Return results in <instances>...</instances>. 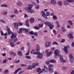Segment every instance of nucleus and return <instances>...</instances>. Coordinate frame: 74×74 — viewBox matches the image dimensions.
<instances>
[{
    "label": "nucleus",
    "instance_id": "5",
    "mask_svg": "<svg viewBox=\"0 0 74 74\" xmlns=\"http://www.w3.org/2000/svg\"><path fill=\"white\" fill-rule=\"evenodd\" d=\"M41 14L42 16H43L44 18H45V19H48V18L47 16V15L45 14V12H44V11H42L41 12Z\"/></svg>",
    "mask_w": 74,
    "mask_h": 74
},
{
    "label": "nucleus",
    "instance_id": "52",
    "mask_svg": "<svg viewBox=\"0 0 74 74\" xmlns=\"http://www.w3.org/2000/svg\"><path fill=\"white\" fill-rule=\"evenodd\" d=\"M53 33H54V34H56V30L55 29H53Z\"/></svg>",
    "mask_w": 74,
    "mask_h": 74
},
{
    "label": "nucleus",
    "instance_id": "55",
    "mask_svg": "<svg viewBox=\"0 0 74 74\" xmlns=\"http://www.w3.org/2000/svg\"><path fill=\"white\" fill-rule=\"evenodd\" d=\"M34 35L35 36H38V34H37V32H35L34 33Z\"/></svg>",
    "mask_w": 74,
    "mask_h": 74
},
{
    "label": "nucleus",
    "instance_id": "39",
    "mask_svg": "<svg viewBox=\"0 0 74 74\" xmlns=\"http://www.w3.org/2000/svg\"><path fill=\"white\" fill-rule=\"evenodd\" d=\"M53 45H58L59 44H58V43H57V42H53V44H52Z\"/></svg>",
    "mask_w": 74,
    "mask_h": 74
},
{
    "label": "nucleus",
    "instance_id": "59",
    "mask_svg": "<svg viewBox=\"0 0 74 74\" xmlns=\"http://www.w3.org/2000/svg\"><path fill=\"white\" fill-rule=\"evenodd\" d=\"M29 23V20H27L25 21V23L26 24H27L28 23Z\"/></svg>",
    "mask_w": 74,
    "mask_h": 74
},
{
    "label": "nucleus",
    "instance_id": "2",
    "mask_svg": "<svg viewBox=\"0 0 74 74\" xmlns=\"http://www.w3.org/2000/svg\"><path fill=\"white\" fill-rule=\"evenodd\" d=\"M43 71L47 73V72H48V69L47 67L45 65L44 66V69L42 70L41 71H40V73H39V74H40V73H42L43 72Z\"/></svg>",
    "mask_w": 74,
    "mask_h": 74
},
{
    "label": "nucleus",
    "instance_id": "37",
    "mask_svg": "<svg viewBox=\"0 0 74 74\" xmlns=\"http://www.w3.org/2000/svg\"><path fill=\"white\" fill-rule=\"evenodd\" d=\"M46 14L47 16H49L50 15V13L49 12H46Z\"/></svg>",
    "mask_w": 74,
    "mask_h": 74
},
{
    "label": "nucleus",
    "instance_id": "46",
    "mask_svg": "<svg viewBox=\"0 0 74 74\" xmlns=\"http://www.w3.org/2000/svg\"><path fill=\"white\" fill-rule=\"evenodd\" d=\"M26 64H21V67H26Z\"/></svg>",
    "mask_w": 74,
    "mask_h": 74
},
{
    "label": "nucleus",
    "instance_id": "36",
    "mask_svg": "<svg viewBox=\"0 0 74 74\" xmlns=\"http://www.w3.org/2000/svg\"><path fill=\"white\" fill-rule=\"evenodd\" d=\"M34 29H36L37 30H38V29H40V27H37V26H35L34 27Z\"/></svg>",
    "mask_w": 74,
    "mask_h": 74
},
{
    "label": "nucleus",
    "instance_id": "25",
    "mask_svg": "<svg viewBox=\"0 0 74 74\" xmlns=\"http://www.w3.org/2000/svg\"><path fill=\"white\" fill-rule=\"evenodd\" d=\"M51 4H55L56 3V1L55 0H51Z\"/></svg>",
    "mask_w": 74,
    "mask_h": 74
},
{
    "label": "nucleus",
    "instance_id": "60",
    "mask_svg": "<svg viewBox=\"0 0 74 74\" xmlns=\"http://www.w3.org/2000/svg\"><path fill=\"white\" fill-rule=\"evenodd\" d=\"M18 24L19 26H22L23 25V23H19Z\"/></svg>",
    "mask_w": 74,
    "mask_h": 74
},
{
    "label": "nucleus",
    "instance_id": "13",
    "mask_svg": "<svg viewBox=\"0 0 74 74\" xmlns=\"http://www.w3.org/2000/svg\"><path fill=\"white\" fill-rule=\"evenodd\" d=\"M13 25L15 29H18V25L17 23H14Z\"/></svg>",
    "mask_w": 74,
    "mask_h": 74
},
{
    "label": "nucleus",
    "instance_id": "11",
    "mask_svg": "<svg viewBox=\"0 0 74 74\" xmlns=\"http://www.w3.org/2000/svg\"><path fill=\"white\" fill-rule=\"evenodd\" d=\"M55 55L56 56H58L59 53V51L58 50H55L54 51Z\"/></svg>",
    "mask_w": 74,
    "mask_h": 74
},
{
    "label": "nucleus",
    "instance_id": "6",
    "mask_svg": "<svg viewBox=\"0 0 74 74\" xmlns=\"http://www.w3.org/2000/svg\"><path fill=\"white\" fill-rule=\"evenodd\" d=\"M17 36V34H16V33L14 32H12V34L11 36V39H13L14 38H15Z\"/></svg>",
    "mask_w": 74,
    "mask_h": 74
},
{
    "label": "nucleus",
    "instance_id": "28",
    "mask_svg": "<svg viewBox=\"0 0 74 74\" xmlns=\"http://www.w3.org/2000/svg\"><path fill=\"white\" fill-rule=\"evenodd\" d=\"M50 22H45L44 23L45 25H48V26H49V24H50Z\"/></svg>",
    "mask_w": 74,
    "mask_h": 74
},
{
    "label": "nucleus",
    "instance_id": "15",
    "mask_svg": "<svg viewBox=\"0 0 74 74\" xmlns=\"http://www.w3.org/2000/svg\"><path fill=\"white\" fill-rule=\"evenodd\" d=\"M42 54L40 53L39 54L37 57V58H39V59H41L42 58Z\"/></svg>",
    "mask_w": 74,
    "mask_h": 74
},
{
    "label": "nucleus",
    "instance_id": "3",
    "mask_svg": "<svg viewBox=\"0 0 74 74\" xmlns=\"http://www.w3.org/2000/svg\"><path fill=\"white\" fill-rule=\"evenodd\" d=\"M70 58V62L71 63H73L74 62V58L73 56V54H70L69 55Z\"/></svg>",
    "mask_w": 74,
    "mask_h": 74
},
{
    "label": "nucleus",
    "instance_id": "57",
    "mask_svg": "<svg viewBox=\"0 0 74 74\" xmlns=\"http://www.w3.org/2000/svg\"><path fill=\"white\" fill-rule=\"evenodd\" d=\"M20 29L21 30V31L25 30V28H20Z\"/></svg>",
    "mask_w": 74,
    "mask_h": 74
},
{
    "label": "nucleus",
    "instance_id": "50",
    "mask_svg": "<svg viewBox=\"0 0 74 74\" xmlns=\"http://www.w3.org/2000/svg\"><path fill=\"white\" fill-rule=\"evenodd\" d=\"M32 4L34 5H36V3L34 1H32Z\"/></svg>",
    "mask_w": 74,
    "mask_h": 74
},
{
    "label": "nucleus",
    "instance_id": "54",
    "mask_svg": "<svg viewBox=\"0 0 74 74\" xmlns=\"http://www.w3.org/2000/svg\"><path fill=\"white\" fill-rule=\"evenodd\" d=\"M26 58L27 59H31V57H30V56H26Z\"/></svg>",
    "mask_w": 74,
    "mask_h": 74
},
{
    "label": "nucleus",
    "instance_id": "41",
    "mask_svg": "<svg viewBox=\"0 0 74 74\" xmlns=\"http://www.w3.org/2000/svg\"><path fill=\"white\" fill-rule=\"evenodd\" d=\"M51 61V60H47L46 63V64H49V62H50Z\"/></svg>",
    "mask_w": 74,
    "mask_h": 74
},
{
    "label": "nucleus",
    "instance_id": "19",
    "mask_svg": "<svg viewBox=\"0 0 74 74\" xmlns=\"http://www.w3.org/2000/svg\"><path fill=\"white\" fill-rule=\"evenodd\" d=\"M25 32L26 33H27V34H28L29 33V32H30V29H25Z\"/></svg>",
    "mask_w": 74,
    "mask_h": 74
},
{
    "label": "nucleus",
    "instance_id": "17",
    "mask_svg": "<svg viewBox=\"0 0 74 74\" xmlns=\"http://www.w3.org/2000/svg\"><path fill=\"white\" fill-rule=\"evenodd\" d=\"M17 54L18 56H22V52L20 51H18Z\"/></svg>",
    "mask_w": 74,
    "mask_h": 74
},
{
    "label": "nucleus",
    "instance_id": "42",
    "mask_svg": "<svg viewBox=\"0 0 74 74\" xmlns=\"http://www.w3.org/2000/svg\"><path fill=\"white\" fill-rule=\"evenodd\" d=\"M22 31H21V30L20 29H19V31H18L17 32V33L18 34H21V33H22Z\"/></svg>",
    "mask_w": 74,
    "mask_h": 74
},
{
    "label": "nucleus",
    "instance_id": "51",
    "mask_svg": "<svg viewBox=\"0 0 74 74\" xmlns=\"http://www.w3.org/2000/svg\"><path fill=\"white\" fill-rule=\"evenodd\" d=\"M4 72L5 73H8V71L7 69H6L4 71Z\"/></svg>",
    "mask_w": 74,
    "mask_h": 74
},
{
    "label": "nucleus",
    "instance_id": "22",
    "mask_svg": "<svg viewBox=\"0 0 74 74\" xmlns=\"http://www.w3.org/2000/svg\"><path fill=\"white\" fill-rule=\"evenodd\" d=\"M68 1H64V4L65 5H69V3L67 2Z\"/></svg>",
    "mask_w": 74,
    "mask_h": 74
},
{
    "label": "nucleus",
    "instance_id": "38",
    "mask_svg": "<svg viewBox=\"0 0 74 74\" xmlns=\"http://www.w3.org/2000/svg\"><path fill=\"white\" fill-rule=\"evenodd\" d=\"M40 71H41V68H38L37 70V72H38V74H39V73H40Z\"/></svg>",
    "mask_w": 74,
    "mask_h": 74
},
{
    "label": "nucleus",
    "instance_id": "20",
    "mask_svg": "<svg viewBox=\"0 0 74 74\" xmlns=\"http://www.w3.org/2000/svg\"><path fill=\"white\" fill-rule=\"evenodd\" d=\"M1 7L7 8L8 7V5L7 4H3L1 5Z\"/></svg>",
    "mask_w": 74,
    "mask_h": 74
},
{
    "label": "nucleus",
    "instance_id": "29",
    "mask_svg": "<svg viewBox=\"0 0 74 74\" xmlns=\"http://www.w3.org/2000/svg\"><path fill=\"white\" fill-rule=\"evenodd\" d=\"M50 63H56V61L55 60H50Z\"/></svg>",
    "mask_w": 74,
    "mask_h": 74
},
{
    "label": "nucleus",
    "instance_id": "30",
    "mask_svg": "<svg viewBox=\"0 0 74 74\" xmlns=\"http://www.w3.org/2000/svg\"><path fill=\"white\" fill-rule=\"evenodd\" d=\"M38 66V64L37 63V64H34L33 65V68H34L35 67V66Z\"/></svg>",
    "mask_w": 74,
    "mask_h": 74
},
{
    "label": "nucleus",
    "instance_id": "47",
    "mask_svg": "<svg viewBox=\"0 0 74 74\" xmlns=\"http://www.w3.org/2000/svg\"><path fill=\"white\" fill-rule=\"evenodd\" d=\"M0 22H2L3 23H5V22L3 20H0Z\"/></svg>",
    "mask_w": 74,
    "mask_h": 74
},
{
    "label": "nucleus",
    "instance_id": "62",
    "mask_svg": "<svg viewBox=\"0 0 74 74\" xmlns=\"http://www.w3.org/2000/svg\"><path fill=\"white\" fill-rule=\"evenodd\" d=\"M40 48H37L36 51H40Z\"/></svg>",
    "mask_w": 74,
    "mask_h": 74
},
{
    "label": "nucleus",
    "instance_id": "44",
    "mask_svg": "<svg viewBox=\"0 0 74 74\" xmlns=\"http://www.w3.org/2000/svg\"><path fill=\"white\" fill-rule=\"evenodd\" d=\"M18 40V38H14V42H16V41Z\"/></svg>",
    "mask_w": 74,
    "mask_h": 74
},
{
    "label": "nucleus",
    "instance_id": "48",
    "mask_svg": "<svg viewBox=\"0 0 74 74\" xmlns=\"http://www.w3.org/2000/svg\"><path fill=\"white\" fill-rule=\"evenodd\" d=\"M34 34V33L33 32V31H31L30 32L29 31V34Z\"/></svg>",
    "mask_w": 74,
    "mask_h": 74
},
{
    "label": "nucleus",
    "instance_id": "21",
    "mask_svg": "<svg viewBox=\"0 0 74 74\" xmlns=\"http://www.w3.org/2000/svg\"><path fill=\"white\" fill-rule=\"evenodd\" d=\"M44 25V23H41V24H38V26L39 27H43V26Z\"/></svg>",
    "mask_w": 74,
    "mask_h": 74
},
{
    "label": "nucleus",
    "instance_id": "27",
    "mask_svg": "<svg viewBox=\"0 0 74 74\" xmlns=\"http://www.w3.org/2000/svg\"><path fill=\"white\" fill-rule=\"evenodd\" d=\"M58 4H59L60 6L62 5V1H58L57 2Z\"/></svg>",
    "mask_w": 74,
    "mask_h": 74
},
{
    "label": "nucleus",
    "instance_id": "7",
    "mask_svg": "<svg viewBox=\"0 0 74 74\" xmlns=\"http://www.w3.org/2000/svg\"><path fill=\"white\" fill-rule=\"evenodd\" d=\"M7 31H8V34H12V31L10 30V27L8 26H7L6 27Z\"/></svg>",
    "mask_w": 74,
    "mask_h": 74
},
{
    "label": "nucleus",
    "instance_id": "33",
    "mask_svg": "<svg viewBox=\"0 0 74 74\" xmlns=\"http://www.w3.org/2000/svg\"><path fill=\"white\" fill-rule=\"evenodd\" d=\"M68 22L70 23V24L71 25V26H72L73 23V22L71 21V20H69L68 21Z\"/></svg>",
    "mask_w": 74,
    "mask_h": 74
},
{
    "label": "nucleus",
    "instance_id": "43",
    "mask_svg": "<svg viewBox=\"0 0 74 74\" xmlns=\"http://www.w3.org/2000/svg\"><path fill=\"white\" fill-rule=\"evenodd\" d=\"M29 52H30V50H28L27 53L26 54H25V55L26 56H27V55H29Z\"/></svg>",
    "mask_w": 74,
    "mask_h": 74
},
{
    "label": "nucleus",
    "instance_id": "58",
    "mask_svg": "<svg viewBox=\"0 0 74 74\" xmlns=\"http://www.w3.org/2000/svg\"><path fill=\"white\" fill-rule=\"evenodd\" d=\"M71 45L72 47H73L74 48V42H73L72 44Z\"/></svg>",
    "mask_w": 74,
    "mask_h": 74
},
{
    "label": "nucleus",
    "instance_id": "34",
    "mask_svg": "<svg viewBox=\"0 0 74 74\" xmlns=\"http://www.w3.org/2000/svg\"><path fill=\"white\" fill-rule=\"evenodd\" d=\"M53 19L54 20H56V19H58V18L55 15H54L53 16Z\"/></svg>",
    "mask_w": 74,
    "mask_h": 74
},
{
    "label": "nucleus",
    "instance_id": "10",
    "mask_svg": "<svg viewBox=\"0 0 74 74\" xmlns=\"http://www.w3.org/2000/svg\"><path fill=\"white\" fill-rule=\"evenodd\" d=\"M50 29H52L54 27V26L53 25V23H50V24L49 25Z\"/></svg>",
    "mask_w": 74,
    "mask_h": 74
},
{
    "label": "nucleus",
    "instance_id": "1",
    "mask_svg": "<svg viewBox=\"0 0 74 74\" xmlns=\"http://www.w3.org/2000/svg\"><path fill=\"white\" fill-rule=\"evenodd\" d=\"M33 7V5L31 4H29L28 5V7H27L24 8L25 10L27 11L28 12L30 13V14H32L34 13L35 12L33 10H32Z\"/></svg>",
    "mask_w": 74,
    "mask_h": 74
},
{
    "label": "nucleus",
    "instance_id": "14",
    "mask_svg": "<svg viewBox=\"0 0 74 74\" xmlns=\"http://www.w3.org/2000/svg\"><path fill=\"white\" fill-rule=\"evenodd\" d=\"M29 21L31 23H33L34 22V18H31L29 19Z\"/></svg>",
    "mask_w": 74,
    "mask_h": 74
},
{
    "label": "nucleus",
    "instance_id": "8",
    "mask_svg": "<svg viewBox=\"0 0 74 74\" xmlns=\"http://www.w3.org/2000/svg\"><path fill=\"white\" fill-rule=\"evenodd\" d=\"M60 56V62H62V63H64L65 62L66 60L63 59V55H60V56Z\"/></svg>",
    "mask_w": 74,
    "mask_h": 74
},
{
    "label": "nucleus",
    "instance_id": "23",
    "mask_svg": "<svg viewBox=\"0 0 74 74\" xmlns=\"http://www.w3.org/2000/svg\"><path fill=\"white\" fill-rule=\"evenodd\" d=\"M33 69V66H29L27 68V70H32Z\"/></svg>",
    "mask_w": 74,
    "mask_h": 74
},
{
    "label": "nucleus",
    "instance_id": "56",
    "mask_svg": "<svg viewBox=\"0 0 74 74\" xmlns=\"http://www.w3.org/2000/svg\"><path fill=\"white\" fill-rule=\"evenodd\" d=\"M65 42V39H62L61 41V42H62V43L64 42Z\"/></svg>",
    "mask_w": 74,
    "mask_h": 74
},
{
    "label": "nucleus",
    "instance_id": "32",
    "mask_svg": "<svg viewBox=\"0 0 74 74\" xmlns=\"http://www.w3.org/2000/svg\"><path fill=\"white\" fill-rule=\"evenodd\" d=\"M69 3H74V0H66Z\"/></svg>",
    "mask_w": 74,
    "mask_h": 74
},
{
    "label": "nucleus",
    "instance_id": "63",
    "mask_svg": "<svg viewBox=\"0 0 74 74\" xmlns=\"http://www.w3.org/2000/svg\"><path fill=\"white\" fill-rule=\"evenodd\" d=\"M4 15H7V12H5L3 13Z\"/></svg>",
    "mask_w": 74,
    "mask_h": 74
},
{
    "label": "nucleus",
    "instance_id": "18",
    "mask_svg": "<svg viewBox=\"0 0 74 74\" xmlns=\"http://www.w3.org/2000/svg\"><path fill=\"white\" fill-rule=\"evenodd\" d=\"M48 70L49 72L50 73H52L53 72V70L51 68H49Z\"/></svg>",
    "mask_w": 74,
    "mask_h": 74
},
{
    "label": "nucleus",
    "instance_id": "40",
    "mask_svg": "<svg viewBox=\"0 0 74 74\" xmlns=\"http://www.w3.org/2000/svg\"><path fill=\"white\" fill-rule=\"evenodd\" d=\"M61 29L62 30V32H65L66 31V30L65 29H64L63 27H61Z\"/></svg>",
    "mask_w": 74,
    "mask_h": 74
},
{
    "label": "nucleus",
    "instance_id": "12",
    "mask_svg": "<svg viewBox=\"0 0 74 74\" xmlns=\"http://www.w3.org/2000/svg\"><path fill=\"white\" fill-rule=\"evenodd\" d=\"M68 37L71 39H73L74 37H73V35L71 34H69L68 36Z\"/></svg>",
    "mask_w": 74,
    "mask_h": 74
},
{
    "label": "nucleus",
    "instance_id": "35",
    "mask_svg": "<svg viewBox=\"0 0 74 74\" xmlns=\"http://www.w3.org/2000/svg\"><path fill=\"white\" fill-rule=\"evenodd\" d=\"M31 54H33L34 53L35 55V53H36V51L34 50H33L31 51Z\"/></svg>",
    "mask_w": 74,
    "mask_h": 74
},
{
    "label": "nucleus",
    "instance_id": "26",
    "mask_svg": "<svg viewBox=\"0 0 74 74\" xmlns=\"http://www.w3.org/2000/svg\"><path fill=\"white\" fill-rule=\"evenodd\" d=\"M18 10L17 9H16L14 12V13L16 15L18 14Z\"/></svg>",
    "mask_w": 74,
    "mask_h": 74
},
{
    "label": "nucleus",
    "instance_id": "49",
    "mask_svg": "<svg viewBox=\"0 0 74 74\" xmlns=\"http://www.w3.org/2000/svg\"><path fill=\"white\" fill-rule=\"evenodd\" d=\"M48 66L49 69H50V68H51V67H52L53 66V65L52 64H49V65Z\"/></svg>",
    "mask_w": 74,
    "mask_h": 74
},
{
    "label": "nucleus",
    "instance_id": "9",
    "mask_svg": "<svg viewBox=\"0 0 74 74\" xmlns=\"http://www.w3.org/2000/svg\"><path fill=\"white\" fill-rule=\"evenodd\" d=\"M51 44V42H47L45 44V47L46 48H48L49 47H50Z\"/></svg>",
    "mask_w": 74,
    "mask_h": 74
},
{
    "label": "nucleus",
    "instance_id": "24",
    "mask_svg": "<svg viewBox=\"0 0 74 74\" xmlns=\"http://www.w3.org/2000/svg\"><path fill=\"white\" fill-rule=\"evenodd\" d=\"M10 45L12 47H15V45L14 44V43L12 42H10Z\"/></svg>",
    "mask_w": 74,
    "mask_h": 74
},
{
    "label": "nucleus",
    "instance_id": "16",
    "mask_svg": "<svg viewBox=\"0 0 74 74\" xmlns=\"http://www.w3.org/2000/svg\"><path fill=\"white\" fill-rule=\"evenodd\" d=\"M22 2H21V1H18L17 3V4L18 6H21L22 5Z\"/></svg>",
    "mask_w": 74,
    "mask_h": 74
},
{
    "label": "nucleus",
    "instance_id": "4",
    "mask_svg": "<svg viewBox=\"0 0 74 74\" xmlns=\"http://www.w3.org/2000/svg\"><path fill=\"white\" fill-rule=\"evenodd\" d=\"M65 49L64 52L66 54H67L69 53V51H68V49L69 48V45H66V46L64 47Z\"/></svg>",
    "mask_w": 74,
    "mask_h": 74
},
{
    "label": "nucleus",
    "instance_id": "53",
    "mask_svg": "<svg viewBox=\"0 0 74 74\" xmlns=\"http://www.w3.org/2000/svg\"><path fill=\"white\" fill-rule=\"evenodd\" d=\"M30 45V43L29 42H27V47H29Z\"/></svg>",
    "mask_w": 74,
    "mask_h": 74
},
{
    "label": "nucleus",
    "instance_id": "45",
    "mask_svg": "<svg viewBox=\"0 0 74 74\" xmlns=\"http://www.w3.org/2000/svg\"><path fill=\"white\" fill-rule=\"evenodd\" d=\"M40 53L39 51H38L37 52H36L35 53V55H40Z\"/></svg>",
    "mask_w": 74,
    "mask_h": 74
},
{
    "label": "nucleus",
    "instance_id": "64",
    "mask_svg": "<svg viewBox=\"0 0 74 74\" xmlns=\"http://www.w3.org/2000/svg\"><path fill=\"white\" fill-rule=\"evenodd\" d=\"M71 74H74V70L73 71L71 72Z\"/></svg>",
    "mask_w": 74,
    "mask_h": 74
},
{
    "label": "nucleus",
    "instance_id": "61",
    "mask_svg": "<svg viewBox=\"0 0 74 74\" xmlns=\"http://www.w3.org/2000/svg\"><path fill=\"white\" fill-rule=\"evenodd\" d=\"M6 62H7V60H3V63H6Z\"/></svg>",
    "mask_w": 74,
    "mask_h": 74
},
{
    "label": "nucleus",
    "instance_id": "31",
    "mask_svg": "<svg viewBox=\"0 0 74 74\" xmlns=\"http://www.w3.org/2000/svg\"><path fill=\"white\" fill-rule=\"evenodd\" d=\"M35 8L36 9H39L40 8V5H36Z\"/></svg>",
    "mask_w": 74,
    "mask_h": 74
}]
</instances>
